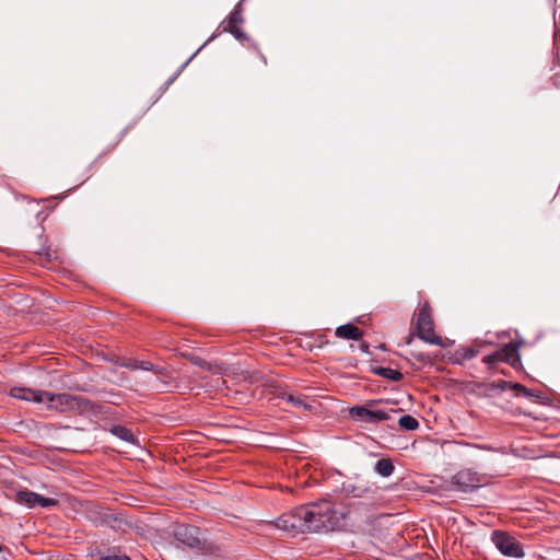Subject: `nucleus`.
<instances>
[{"mask_svg":"<svg viewBox=\"0 0 560 560\" xmlns=\"http://www.w3.org/2000/svg\"><path fill=\"white\" fill-rule=\"evenodd\" d=\"M398 423L401 429L407 430V431H413V430L418 429V427H419L418 420L410 415L401 416L398 420Z\"/></svg>","mask_w":560,"mask_h":560,"instance_id":"17","label":"nucleus"},{"mask_svg":"<svg viewBox=\"0 0 560 560\" xmlns=\"http://www.w3.org/2000/svg\"><path fill=\"white\" fill-rule=\"evenodd\" d=\"M285 399L289 402H291L293 406H295V407H301V408H304V409L308 408L307 404L300 396H294L292 394H289V395L285 396Z\"/></svg>","mask_w":560,"mask_h":560,"instance_id":"19","label":"nucleus"},{"mask_svg":"<svg viewBox=\"0 0 560 560\" xmlns=\"http://www.w3.org/2000/svg\"><path fill=\"white\" fill-rule=\"evenodd\" d=\"M394 469L393 463L386 458L377 460L375 465V471L383 477H389L394 472Z\"/></svg>","mask_w":560,"mask_h":560,"instance_id":"15","label":"nucleus"},{"mask_svg":"<svg viewBox=\"0 0 560 560\" xmlns=\"http://www.w3.org/2000/svg\"><path fill=\"white\" fill-rule=\"evenodd\" d=\"M176 539L183 545L190 548H200L201 539L198 528L189 525H179L175 529Z\"/></svg>","mask_w":560,"mask_h":560,"instance_id":"9","label":"nucleus"},{"mask_svg":"<svg viewBox=\"0 0 560 560\" xmlns=\"http://www.w3.org/2000/svg\"><path fill=\"white\" fill-rule=\"evenodd\" d=\"M342 491L352 498H364L371 492V488L363 481H346L342 485Z\"/></svg>","mask_w":560,"mask_h":560,"instance_id":"11","label":"nucleus"},{"mask_svg":"<svg viewBox=\"0 0 560 560\" xmlns=\"http://www.w3.org/2000/svg\"><path fill=\"white\" fill-rule=\"evenodd\" d=\"M335 335L341 339L360 340L363 336V332L357 326L352 324H346L337 327Z\"/></svg>","mask_w":560,"mask_h":560,"instance_id":"12","label":"nucleus"},{"mask_svg":"<svg viewBox=\"0 0 560 560\" xmlns=\"http://www.w3.org/2000/svg\"><path fill=\"white\" fill-rule=\"evenodd\" d=\"M139 369L145 370V371H152L155 374H162V372H163V368L154 365V364H152L151 362H148V361H139L138 370Z\"/></svg>","mask_w":560,"mask_h":560,"instance_id":"18","label":"nucleus"},{"mask_svg":"<svg viewBox=\"0 0 560 560\" xmlns=\"http://www.w3.org/2000/svg\"><path fill=\"white\" fill-rule=\"evenodd\" d=\"M100 560H131L127 556H106L102 557Z\"/></svg>","mask_w":560,"mask_h":560,"instance_id":"22","label":"nucleus"},{"mask_svg":"<svg viewBox=\"0 0 560 560\" xmlns=\"http://www.w3.org/2000/svg\"><path fill=\"white\" fill-rule=\"evenodd\" d=\"M110 432L119 438L120 440L125 441V442H128V443H133L135 442V436H133V433L122 427V425H114L112 429H110Z\"/></svg>","mask_w":560,"mask_h":560,"instance_id":"14","label":"nucleus"},{"mask_svg":"<svg viewBox=\"0 0 560 560\" xmlns=\"http://www.w3.org/2000/svg\"><path fill=\"white\" fill-rule=\"evenodd\" d=\"M376 373L394 382H399L400 380H402V373L399 372L398 370H394L390 368H378L376 370Z\"/></svg>","mask_w":560,"mask_h":560,"instance_id":"16","label":"nucleus"},{"mask_svg":"<svg viewBox=\"0 0 560 560\" xmlns=\"http://www.w3.org/2000/svg\"><path fill=\"white\" fill-rule=\"evenodd\" d=\"M349 413L352 418L360 419L368 423H376L390 419L389 412L385 410H372L366 406H354L350 408Z\"/></svg>","mask_w":560,"mask_h":560,"instance_id":"7","label":"nucleus"},{"mask_svg":"<svg viewBox=\"0 0 560 560\" xmlns=\"http://www.w3.org/2000/svg\"><path fill=\"white\" fill-rule=\"evenodd\" d=\"M483 362L493 365L497 362H506L512 366H516L520 362L518 346L516 343H508L495 352L483 358Z\"/></svg>","mask_w":560,"mask_h":560,"instance_id":"6","label":"nucleus"},{"mask_svg":"<svg viewBox=\"0 0 560 560\" xmlns=\"http://www.w3.org/2000/svg\"><path fill=\"white\" fill-rule=\"evenodd\" d=\"M10 394L16 399L43 404L45 396H47V390H36L28 387H13L11 388Z\"/></svg>","mask_w":560,"mask_h":560,"instance_id":"10","label":"nucleus"},{"mask_svg":"<svg viewBox=\"0 0 560 560\" xmlns=\"http://www.w3.org/2000/svg\"><path fill=\"white\" fill-rule=\"evenodd\" d=\"M223 31L233 34L235 36V38H237V39L245 38L244 33L237 26H234L233 28H226Z\"/></svg>","mask_w":560,"mask_h":560,"instance_id":"21","label":"nucleus"},{"mask_svg":"<svg viewBox=\"0 0 560 560\" xmlns=\"http://www.w3.org/2000/svg\"><path fill=\"white\" fill-rule=\"evenodd\" d=\"M417 329L420 339L431 345H441L440 338L436 337L434 334L433 319L431 316L430 307L427 303L419 311L417 319Z\"/></svg>","mask_w":560,"mask_h":560,"instance_id":"4","label":"nucleus"},{"mask_svg":"<svg viewBox=\"0 0 560 560\" xmlns=\"http://www.w3.org/2000/svg\"><path fill=\"white\" fill-rule=\"evenodd\" d=\"M139 360L135 359H125L120 363V366L129 369V370H138Z\"/></svg>","mask_w":560,"mask_h":560,"instance_id":"20","label":"nucleus"},{"mask_svg":"<svg viewBox=\"0 0 560 560\" xmlns=\"http://www.w3.org/2000/svg\"><path fill=\"white\" fill-rule=\"evenodd\" d=\"M346 517L347 513L336 511L329 501H320L282 514L275 521V526L292 535L318 533L336 529Z\"/></svg>","mask_w":560,"mask_h":560,"instance_id":"1","label":"nucleus"},{"mask_svg":"<svg viewBox=\"0 0 560 560\" xmlns=\"http://www.w3.org/2000/svg\"><path fill=\"white\" fill-rule=\"evenodd\" d=\"M243 22L242 16V8L241 4H237L234 10L230 13L229 18L225 21V25L223 26V30L226 28H233L237 24Z\"/></svg>","mask_w":560,"mask_h":560,"instance_id":"13","label":"nucleus"},{"mask_svg":"<svg viewBox=\"0 0 560 560\" xmlns=\"http://www.w3.org/2000/svg\"><path fill=\"white\" fill-rule=\"evenodd\" d=\"M491 540L498 550L504 556L520 559L525 555L521 544L505 532L494 530L492 533Z\"/></svg>","mask_w":560,"mask_h":560,"instance_id":"3","label":"nucleus"},{"mask_svg":"<svg viewBox=\"0 0 560 560\" xmlns=\"http://www.w3.org/2000/svg\"><path fill=\"white\" fill-rule=\"evenodd\" d=\"M452 485L459 491L470 492L481 487L482 478L471 469H463L452 477Z\"/></svg>","mask_w":560,"mask_h":560,"instance_id":"5","label":"nucleus"},{"mask_svg":"<svg viewBox=\"0 0 560 560\" xmlns=\"http://www.w3.org/2000/svg\"><path fill=\"white\" fill-rule=\"evenodd\" d=\"M43 404L46 405L49 410L68 412L82 410L86 406V400L79 396L66 393L54 394L47 390V396H45Z\"/></svg>","mask_w":560,"mask_h":560,"instance_id":"2","label":"nucleus"},{"mask_svg":"<svg viewBox=\"0 0 560 560\" xmlns=\"http://www.w3.org/2000/svg\"><path fill=\"white\" fill-rule=\"evenodd\" d=\"M514 388H515V389H517V390H523V392H525V393H526V387H525V386H523V385H521V384H515V385H514Z\"/></svg>","mask_w":560,"mask_h":560,"instance_id":"23","label":"nucleus"},{"mask_svg":"<svg viewBox=\"0 0 560 560\" xmlns=\"http://www.w3.org/2000/svg\"><path fill=\"white\" fill-rule=\"evenodd\" d=\"M16 502L28 508H34L36 505L42 508H50L57 505L58 503L56 499L46 498L30 490L19 491L16 493Z\"/></svg>","mask_w":560,"mask_h":560,"instance_id":"8","label":"nucleus"}]
</instances>
